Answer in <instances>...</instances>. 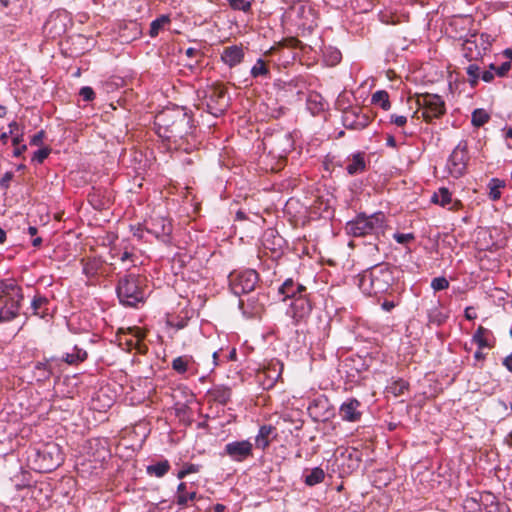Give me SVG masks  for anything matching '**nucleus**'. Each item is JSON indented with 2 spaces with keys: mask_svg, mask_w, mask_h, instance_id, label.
Listing matches in <instances>:
<instances>
[{
  "mask_svg": "<svg viewBox=\"0 0 512 512\" xmlns=\"http://www.w3.org/2000/svg\"><path fill=\"white\" fill-rule=\"evenodd\" d=\"M185 325H186V322L184 320H180L176 324H174V327L177 330H180V329H183L185 327Z\"/></svg>",
  "mask_w": 512,
  "mask_h": 512,
  "instance_id": "63",
  "label": "nucleus"
},
{
  "mask_svg": "<svg viewBox=\"0 0 512 512\" xmlns=\"http://www.w3.org/2000/svg\"><path fill=\"white\" fill-rule=\"evenodd\" d=\"M100 266L101 264L98 260L90 259L84 263L83 273L89 278L94 277L95 275H97Z\"/></svg>",
  "mask_w": 512,
  "mask_h": 512,
  "instance_id": "38",
  "label": "nucleus"
},
{
  "mask_svg": "<svg viewBox=\"0 0 512 512\" xmlns=\"http://www.w3.org/2000/svg\"><path fill=\"white\" fill-rule=\"evenodd\" d=\"M482 349H478L475 353H474V358L476 360H483L485 358V354L481 351Z\"/></svg>",
  "mask_w": 512,
  "mask_h": 512,
  "instance_id": "60",
  "label": "nucleus"
},
{
  "mask_svg": "<svg viewBox=\"0 0 512 512\" xmlns=\"http://www.w3.org/2000/svg\"><path fill=\"white\" fill-rule=\"evenodd\" d=\"M251 75L254 78L268 77L270 75V71L263 59L259 58L256 61L255 65L251 68Z\"/></svg>",
  "mask_w": 512,
  "mask_h": 512,
  "instance_id": "35",
  "label": "nucleus"
},
{
  "mask_svg": "<svg viewBox=\"0 0 512 512\" xmlns=\"http://www.w3.org/2000/svg\"><path fill=\"white\" fill-rule=\"evenodd\" d=\"M196 53H198V50H197V49H195V48H192V47H190V48H188V49L186 50V55H187L188 57H193Z\"/></svg>",
  "mask_w": 512,
  "mask_h": 512,
  "instance_id": "62",
  "label": "nucleus"
},
{
  "mask_svg": "<svg viewBox=\"0 0 512 512\" xmlns=\"http://www.w3.org/2000/svg\"><path fill=\"white\" fill-rule=\"evenodd\" d=\"M487 333L488 330L483 326H479L476 332L474 333L473 341L478 345L479 349L489 348L491 346L486 339Z\"/></svg>",
  "mask_w": 512,
  "mask_h": 512,
  "instance_id": "34",
  "label": "nucleus"
},
{
  "mask_svg": "<svg viewBox=\"0 0 512 512\" xmlns=\"http://www.w3.org/2000/svg\"><path fill=\"white\" fill-rule=\"evenodd\" d=\"M274 431L271 425H263L259 428L258 434L255 436V446L259 449H266L270 444V435Z\"/></svg>",
  "mask_w": 512,
  "mask_h": 512,
  "instance_id": "24",
  "label": "nucleus"
},
{
  "mask_svg": "<svg viewBox=\"0 0 512 512\" xmlns=\"http://www.w3.org/2000/svg\"><path fill=\"white\" fill-rule=\"evenodd\" d=\"M39 456L44 460H48L46 470L51 471L62 464L64 461L63 453L61 448L56 443H47L38 452Z\"/></svg>",
  "mask_w": 512,
  "mask_h": 512,
  "instance_id": "14",
  "label": "nucleus"
},
{
  "mask_svg": "<svg viewBox=\"0 0 512 512\" xmlns=\"http://www.w3.org/2000/svg\"><path fill=\"white\" fill-rule=\"evenodd\" d=\"M144 228L147 233L155 236L164 243H168L172 233L171 221L162 215H152L144 221Z\"/></svg>",
  "mask_w": 512,
  "mask_h": 512,
  "instance_id": "10",
  "label": "nucleus"
},
{
  "mask_svg": "<svg viewBox=\"0 0 512 512\" xmlns=\"http://www.w3.org/2000/svg\"><path fill=\"white\" fill-rule=\"evenodd\" d=\"M244 59V50L241 45H232L225 47L221 53V60L228 67L233 68L240 64Z\"/></svg>",
  "mask_w": 512,
  "mask_h": 512,
  "instance_id": "18",
  "label": "nucleus"
},
{
  "mask_svg": "<svg viewBox=\"0 0 512 512\" xmlns=\"http://www.w3.org/2000/svg\"><path fill=\"white\" fill-rule=\"evenodd\" d=\"M202 106L206 107L208 113L219 116L228 107L227 92L223 87L212 86L204 91Z\"/></svg>",
  "mask_w": 512,
  "mask_h": 512,
  "instance_id": "7",
  "label": "nucleus"
},
{
  "mask_svg": "<svg viewBox=\"0 0 512 512\" xmlns=\"http://www.w3.org/2000/svg\"><path fill=\"white\" fill-rule=\"evenodd\" d=\"M447 317V314L438 307H434L428 312L429 322L438 326L442 325L446 321Z\"/></svg>",
  "mask_w": 512,
  "mask_h": 512,
  "instance_id": "33",
  "label": "nucleus"
},
{
  "mask_svg": "<svg viewBox=\"0 0 512 512\" xmlns=\"http://www.w3.org/2000/svg\"><path fill=\"white\" fill-rule=\"evenodd\" d=\"M467 161L468 143L466 140H461L448 158L447 169L449 174L454 178L461 177L466 170Z\"/></svg>",
  "mask_w": 512,
  "mask_h": 512,
  "instance_id": "9",
  "label": "nucleus"
},
{
  "mask_svg": "<svg viewBox=\"0 0 512 512\" xmlns=\"http://www.w3.org/2000/svg\"><path fill=\"white\" fill-rule=\"evenodd\" d=\"M50 151L51 150L48 147L38 149L37 151L34 152L32 161L37 162L39 164L43 163L44 160L49 156Z\"/></svg>",
  "mask_w": 512,
  "mask_h": 512,
  "instance_id": "44",
  "label": "nucleus"
},
{
  "mask_svg": "<svg viewBox=\"0 0 512 512\" xmlns=\"http://www.w3.org/2000/svg\"><path fill=\"white\" fill-rule=\"evenodd\" d=\"M208 397L221 405L227 404L231 398V389L225 385H214L207 392Z\"/></svg>",
  "mask_w": 512,
  "mask_h": 512,
  "instance_id": "20",
  "label": "nucleus"
},
{
  "mask_svg": "<svg viewBox=\"0 0 512 512\" xmlns=\"http://www.w3.org/2000/svg\"><path fill=\"white\" fill-rule=\"evenodd\" d=\"M154 125L159 137L177 143L192 133V120L184 108H166L155 116Z\"/></svg>",
  "mask_w": 512,
  "mask_h": 512,
  "instance_id": "1",
  "label": "nucleus"
},
{
  "mask_svg": "<svg viewBox=\"0 0 512 512\" xmlns=\"http://www.w3.org/2000/svg\"><path fill=\"white\" fill-rule=\"evenodd\" d=\"M395 241L399 244H405L414 239V235L411 233H395L393 235Z\"/></svg>",
  "mask_w": 512,
  "mask_h": 512,
  "instance_id": "47",
  "label": "nucleus"
},
{
  "mask_svg": "<svg viewBox=\"0 0 512 512\" xmlns=\"http://www.w3.org/2000/svg\"><path fill=\"white\" fill-rule=\"evenodd\" d=\"M144 278L139 274L127 273L118 279L116 293L119 302L127 307H136L145 300Z\"/></svg>",
  "mask_w": 512,
  "mask_h": 512,
  "instance_id": "2",
  "label": "nucleus"
},
{
  "mask_svg": "<svg viewBox=\"0 0 512 512\" xmlns=\"http://www.w3.org/2000/svg\"><path fill=\"white\" fill-rule=\"evenodd\" d=\"M196 495V490H189L187 483L181 482L177 487L176 503L179 506H186L189 501L195 500Z\"/></svg>",
  "mask_w": 512,
  "mask_h": 512,
  "instance_id": "22",
  "label": "nucleus"
},
{
  "mask_svg": "<svg viewBox=\"0 0 512 512\" xmlns=\"http://www.w3.org/2000/svg\"><path fill=\"white\" fill-rule=\"evenodd\" d=\"M386 145L391 147V148H396L397 147V143H396V140H395L394 136H392V135H388L387 136Z\"/></svg>",
  "mask_w": 512,
  "mask_h": 512,
  "instance_id": "59",
  "label": "nucleus"
},
{
  "mask_svg": "<svg viewBox=\"0 0 512 512\" xmlns=\"http://www.w3.org/2000/svg\"><path fill=\"white\" fill-rule=\"evenodd\" d=\"M170 463L168 460H162L157 463L148 465L146 468V472L149 476H154L157 478H161L165 476L170 470Z\"/></svg>",
  "mask_w": 512,
  "mask_h": 512,
  "instance_id": "26",
  "label": "nucleus"
},
{
  "mask_svg": "<svg viewBox=\"0 0 512 512\" xmlns=\"http://www.w3.org/2000/svg\"><path fill=\"white\" fill-rule=\"evenodd\" d=\"M360 402L355 398H349L344 401L339 408V415L342 420L347 422H357L361 419Z\"/></svg>",
  "mask_w": 512,
  "mask_h": 512,
  "instance_id": "15",
  "label": "nucleus"
},
{
  "mask_svg": "<svg viewBox=\"0 0 512 512\" xmlns=\"http://www.w3.org/2000/svg\"><path fill=\"white\" fill-rule=\"evenodd\" d=\"M381 306L383 310L390 312L392 309L395 308L396 304L393 301L385 300Z\"/></svg>",
  "mask_w": 512,
  "mask_h": 512,
  "instance_id": "58",
  "label": "nucleus"
},
{
  "mask_svg": "<svg viewBox=\"0 0 512 512\" xmlns=\"http://www.w3.org/2000/svg\"><path fill=\"white\" fill-rule=\"evenodd\" d=\"M369 123V116L362 113L360 108L347 109L342 114V124L347 129L363 130Z\"/></svg>",
  "mask_w": 512,
  "mask_h": 512,
  "instance_id": "13",
  "label": "nucleus"
},
{
  "mask_svg": "<svg viewBox=\"0 0 512 512\" xmlns=\"http://www.w3.org/2000/svg\"><path fill=\"white\" fill-rule=\"evenodd\" d=\"M511 69V63L510 62H504L496 69V74L499 77L505 76L508 71Z\"/></svg>",
  "mask_w": 512,
  "mask_h": 512,
  "instance_id": "52",
  "label": "nucleus"
},
{
  "mask_svg": "<svg viewBox=\"0 0 512 512\" xmlns=\"http://www.w3.org/2000/svg\"><path fill=\"white\" fill-rule=\"evenodd\" d=\"M49 305L50 300L46 296L37 293L34 295L30 304L31 313L40 318H44L49 314Z\"/></svg>",
  "mask_w": 512,
  "mask_h": 512,
  "instance_id": "19",
  "label": "nucleus"
},
{
  "mask_svg": "<svg viewBox=\"0 0 512 512\" xmlns=\"http://www.w3.org/2000/svg\"><path fill=\"white\" fill-rule=\"evenodd\" d=\"M79 95L86 102L92 101L95 98L93 89L89 86H84L80 89Z\"/></svg>",
  "mask_w": 512,
  "mask_h": 512,
  "instance_id": "45",
  "label": "nucleus"
},
{
  "mask_svg": "<svg viewBox=\"0 0 512 512\" xmlns=\"http://www.w3.org/2000/svg\"><path fill=\"white\" fill-rule=\"evenodd\" d=\"M462 53L468 61L477 60L482 57L481 50L479 49L476 41L472 39L464 40L462 44Z\"/></svg>",
  "mask_w": 512,
  "mask_h": 512,
  "instance_id": "23",
  "label": "nucleus"
},
{
  "mask_svg": "<svg viewBox=\"0 0 512 512\" xmlns=\"http://www.w3.org/2000/svg\"><path fill=\"white\" fill-rule=\"evenodd\" d=\"M332 57H333V61L334 63H338L341 59V54L340 52L338 51H335L333 54H332Z\"/></svg>",
  "mask_w": 512,
  "mask_h": 512,
  "instance_id": "64",
  "label": "nucleus"
},
{
  "mask_svg": "<svg viewBox=\"0 0 512 512\" xmlns=\"http://www.w3.org/2000/svg\"><path fill=\"white\" fill-rule=\"evenodd\" d=\"M45 136V132L43 130L38 131L31 137L30 144L33 146H39L42 144Z\"/></svg>",
  "mask_w": 512,
  "mask_h": 512,
  "instance_id": "50",
  "label": "nucleus"
},
{
  "mask_svg": "<svg viewBox=\"0 0 512 512\" xmlns=\"http://www.w3.org/2000/svg\"><path fill=\"white\" fill-rule=\"evenodd\" d=\"M265 247L275 250V231L274 230H268L265 233Z\"/></svg>",
  "mask_w": 512,
  "mask_h": 512,
  "instance_id": "46",
  "label": "nucleus"
},
{
  "mask_svg": "<svg viewBox=\"0 0 512 512\" xmlns=\"http://www.w3.org/2000/svg\"><path fill=\"white\" fill-rule=\"evenodd\" d=\"M278 292L284 296V300L287 298L294 300L297 297L306 295V287L288 278L280 285Z\"/></svg>",
  "mask_w": 512,
  "mask_h": 512,
  "instance_id": "17",
  "label": "nucleus"
},
{
  "mask_svg": "<svg viewBox=\"0 0 512 512\" xmlns=\"http://www.w3.org/2000/svg\"><path fill=\"white\" fill-rule=\"evenodd\" d=\"M481 79L485 82H491L494 79V73L490 70L484 71L481 74Z\"/></svg>",
  "mask_w": 512,
  "mask_h": 512,
  "instance_id": "56",
  "label": "nucleus"
},
{
  "mask_svg": "<svg viewBox=\"0 0 512 512\" xmlns=\"http://www.w3.org/2000/svg\"><path fill=\"white\" fill-rule=\"evenodd\" d=\"M502 364L509 372L512 373V353L503 359Z\"/></svg>",
  "mask_w": 512,
  "mask_h": 512,
  "instance_id": "55",
  "label": "nucleus"
},
{
  "mask_svg": "<svg viewBox=\"0 0 512 512\" xmlns=\"http://www.w3.org/2000/svg\"><path fill=\"white\" fill-rule=\"evenodd\" d=\"M233 10L248 12L251 9L250 0H227Z\"/></svg>",
  "mask_w": 512,
  "mask_h": 512,
  "instance_id": "41",
  "label": "nucleus"
},
{
  "mask_svg": "<svg viewBox=\"0 0 512 512\" xmlns=\"http://www.w3.org/2000/svg\"><path fill=\"white\" fill-rule=\"evenodd\" d=\"M87 358V352L78 346H74L72 352L65 353L62 361L69 365H77Z\"/></svg>",
  "mask_w": 512,
  "mask_h": 512,
  "instance_id": "25",
  "label": "nucleus"
},
{
  "mask_svg": "<svg viewBox=\"0 0 512 512\" xmlns=\"http://www.w3.org/2000/svg\"><path fill=\"white\" fill-rule=\"evenodd\" d=\"M172 144L177 150H183L185 152H190L192 150V145H190L188 142H185L184 139Z\"/></svg>",
  "mask_w": 512,
  "mask_h": 512,
  "instance_id": "53",
  "label": "nucleus"
},
{
  "mask_svg": "<svg viewBox=\"0 0 512 512\" xmlns=\"http://www.w3.org/2000/svg\"><path fill=\"white\" fill-rule=\"evenodd\" d=\"M451 201H452V195H451L450 191L445 187H441L432 196V202L439 204L442 207H446L447 205H449L451 203Z\"/></svg>",
  "mask_w": 512,
  "mask_h": 512,
  "instance_id": "31",
  "label": "nucleus"
},
{
  "mask_svg": "<svg viewBox=\"0 0 512 512\" xmlns=\"http://www.w3.org/2000/svg\"><path fill=\"white\" fill-rule=\"evenodd\" d=\"M477 317V314L476 312L474 311V309L472 307H467L465 309V318L467 320H473Z\"/></svg>",
  "mask_w": 512,
  "mask_h": 512,
  "instance_id": "57",
  "label": "nucleus"
},
{
  "mask_svg": "<svg viewBox=\"0 0 512 512\" xmlns=\"http://www.w3.org/2000/svg\"><path fill=\"white\" fill-rule=\"evenodd\" d=\"M193 363L192 356L184 355L175 358L172 363V369L178 374H184L189 370L190 365Z\"/></svg>",
  "mask_w": 512,
  "mask_h": 512,
  "instance_id": "27",
  "label": "nucleus"
},
{
  "mask_svg": "<svg viewBox=\"0 0 512 512\" xmlns=\"http://www.w3.org/2000/svg\"><path fill=\"white\" fill-rule=\"evenodd\" d=\"M312 311V304L306 295L292 300L287 315L292 318L295 325L308 318Z\"/></svg>",
  "mask_w": 512,
  "mask_h": 512,
  "instance_id": "12",
  "label": "nucleus"
},
{
  "mask_svg": "<svg viewBox=\"0 0 512 512\" xmlns=\"http://www.w3.org/2000/svg\"><path fill=\"white\" fill-rule=\"evenodd\" d=\"M393 281L391 269L385 265H377L360 275L359 288L367 295H377L386 292Z\"/></svg>",
  "mask_w": 512,
  "mask_h": 512,
  "instance_id": "3",
  "label": "nucleus"
},
{
  "mask_svg": "<svg viewBox=\"0 0 512 512\" xmlns=\"http://www.w3.org/2000/svg\"><path fill=\"white\" fill-rule=\"evenodd\" d=\"M467 75L469 76V83L472 87H475L480 78V68L476 64H470L466 69Z\"/></svg>",
  "mask_w": 512,
  "mask_h": 512,
  "instance_id": "40",
  "label": "nucleus"
},
{
  "mask_svg": "<svg viewBox=\"0 0 512 512\" xmlns=\"http://www.w3.org/2000/svg\"><path fill=\"white\" fill-rule=\"evenodd\" d=\"M268 141L272 145V153H277L279 156H282L293 149V140L290 133H279L273 135Z\"/></svg>",
  "mask_w": 512,
  "mask_h": 512,
  "instance_id": "16",
  "label": "nucleus"
},
{
  "mask_svg": "<svg viewBox=\"0 0 512 512\" xmlns=\"http://www.w3.org/2000/svg\"><path fill=\"white\" fill-rule=\"evenodd\" d=\"M506 186L505 181L498 179V178H492L490 179L488 183L489 188V198L492 201H497L501 198V189Z\"/></svg>",
  "mask_w": 512,
  "mask_h": 512,
  "instance_id": "30",
  "label": "nucleus"
},
{
  "mask_svg": "<svg viewBox=\"0 0 512 512\" xmlns=\"http://www.w3.org/2000/svg\"><path fill=\"white\" fill-rule=\"evenodd\" d=\"M131 231L133 236L142 239L144 237V231H146L144 228V222L136 226H131Z\"/></svg>",
  "mask_w": 512,
  "mask_h": 512,
  "instance_id": "51",
  "label": "nucleus"
},
{
  "mask_svg": "<svg viewBox=\"0 0 512 512\" xmlns=\"http://www.w3.org/2000/svg\"><path fill=\"white\" fill-rule=\"evenodd\" d=\"M390 123L395 124L398 127H402L407 123V117L403 115H390Z\"/></svg>",
  "mask_w": 512,
  "mask_h": 512,
  "instance_id": "49",
  "label": "nucleus"
},
{
  "mask_svg": "<svg viewBox=\"0 0 512 512\" xmlns=\"http://www.w3.org/2000/svg\"><path fill=\"white\" fill-rule=\"evenodd\" d=\"M371 103L379 105L383 110L388 111L391 108L389 94L385 90H378L372 94Z\"/></svg>",
  "mask_w": 512,
  "mask_h": 512,
  "instance_id": "29",
  "label": "nucleus"
},
{
  "mask_svg": "<svg viewBox=\"0 0 512 512\" xmlns=\"http://www.w3.org/2000/svg\"><path fill=\"white\" fill-rule=\"evenodd\" d=\"M258 273L253 269L233 272L229 275V286L234 295L247 294L255 289Z\"/></svg>",
  "mask_w": 512,
  "mask_h": 512,
  "instance_id": "8",
  "label": "nucleus"
},
{
  "mask_svg": "<svg viewBox=\"0 0 512 512\" xmlns=\"http://www.w3.org/2000/svg\"><path fill=\"white\" fill-rule=\"evenodd\" d=\"M366 168V163L364 159V153H356L353 154L351 158L348 159L346 165V171L349 175H357L362 173Z\"/></svg>",
  "mask_w": 512,
  "mask_h": 512,
  "instance_id": "21",
  "label": "nucleus"
},
{
  "mask_svg": "<svg viewBox=\"0 0 512 512\" xmlns=\"http://www.w3.org/2000/svg\"><path fill=\"white\" fill-rule=\"evenodd\" d=\"M26 150H27V145H25V144L15 146V149L13 151V156L20 157Z\"/></svg>",
  "mask_w": 512,
  "mask_h": 512,
  "instance_id": "54",
  "label": "nucleus"
},
{
  "mask_svg": "<svg viewBox=\"0 0 512 512\" xmlns=\"http://www.w3.org/2000/svg\"><path fill=\"white\" fill-rule=\"evenodd\" d=\"M223 455L235 462H244L253 456V444L249 440L229 442L224 446Z\"/></svg>",
  "mask_w": 512,
  "mask_h": 512,
  "instance_id": "11",
  "label": "nucleus"
},
{
  "mask_svg": "<svg viewBox=\"0 0 512 512\" xmlns=\"http://www.w3.org/2000/svg\"><path fill=\"white\" fill-rule=\"evenodd\" d=\"M170 22V19L167 15H161L160 17L153 20L150 24L149 35L151 37H156L160 30Z\"/></svg>",
  "mask_w": 512,
  "mask_h": 512,
  "instance_id": "32",
  "label": "nucleus"
},
{
  "mask_svg": "<svg viewBox=\"0 0 512 512\" xmlns=\"http://www.w3.org/2000/svg\"><path fill=\"white\" fill-rule=\"evenodd\" d=\"M490 115L484 109H475L472 113L471 122L475 127H481L487 123Z\"/></svg>",
  "mask_w": 512,
  "mask_h": 512,
  "instance_id": "36",
  "label": "nucleus"
},
{
  "mask_svg": "<svg viewBox=\"0 0 512 512\" xmlns=\"http://www.w3.org/2000/svg\"><path fill=\"white\" fill-rule=\"evenodd\" d=\"M237 358V353H236V349L233 348L230 352H229V355H228V360L229 361H235Z\"/></svg>",
  "mask_w": 512,
  "mask_h": 512,
  "instance_id": "61",
  "label": "nucleus"
},
{
  "mask_svg": "<svg viewBox=\"0 0 512 512\" xmlns=\"http://www.w3.org/2000/svg\"><path fill=\"white\" fill-rule=\"evenodd\" d=\"M201 469V465L194 463H184L182 468L177 473L178 479H183L189 474L198 473Z\"/></svg>",
  "mask_w": 512,
  "mask_h": 512,
  "instance_id": "39",
  "label": "nucleus"
},
{
  "mask_svg": "<svg viewBox=\"0 0 512 512\" xmlns=\"http://www.w3.org/2000/svg\"><path fill=\"white\" fill-rule=\"evenodd\" d=\"M325 478V472L320 467H315L305 475L304 482L307 486H314L321 483Z\"/></svg>",
  "mask_w": 512,
  "mask_h": 512,
  "instance_id": "28",
  "label": "nucleus"
},
{
  "mask_svg": "<svg viewBox=\"0 0 512 512\" xmlns=\"http://www.w3.org/2000/svg\"><path fill=\"white\" fill-rule=\"evenodd\" d=\"M431 287L435 291L445 290L449 287V281L445 277H436L432 279Z\"/></svg>",
  "mask_w": 512,
  "mask_h": 512,
  "instance_id": "43",
  "label": "nucleus"
},
{
  "mask_svg": "<svg viewBox=\"0 0 512 512\" xmlns=\"http://www.w3.org/2000/svg\"><path fill=\"white\" fill-rule=\"evenodd\" d=\"M416 103L422 109V116L427 122L440 118L446 111L445 102L436 94H419Z\"/></svg>",
  "mask_w": 512,
  "mask_h": 512,
  "instance_id": "6",
  "label": "nucleus"
},
{
  "mask_svg": "<svg viewBox=\"0 0 512 512\" xmlns=\"http://www.w3.org/2000/svg\"><path fill=\"white\" fill-rule=\"evenodd\" d=\"M36 369L43 371L42 377L45 378V379L49 378L50 375L52 374L51 362L50 361H47L45 363H38L36 365Z\"/></svg>",
  "mask_w": 512,
  "mask_h": 512,
  "instance_id": "48",
  "label": "nucleus"
},
{
  "mask_svg": "<svg viewBox=\"0 0 512 512\" xmlns=\"http://www.w3.org/2000/svg\"><path fill=\"white\" fill-rule=\"evenodd\" d=\"M408 383L402 379H398L391 383L390 386H388V391L393 394L394 396H400L405 393V391L408 390Z\"/></svg>",
  "mask_w": 512,
  "mask_h": 512,
  "instance_id": "37",
  "label": "nucleus"
},
{
  "mask_svg": "<svg viewBox=\"0 0 512 512\" xmlns=\"http://www.w3.org/2000/svg\"><path fill=\"white\" fill-rule=\"evenodd\" d=\"M385 215L382 212L366 215L361 213L346 224L348 234L354 237L384 234Z\"/></svg>",
  "mask_w": 512,
  "mask_h": 512,
  "instance_id": "5",
  "label": "nucleus"
},
{
  "mask_svg": "<svg viewBox=\"0 0 512 512\" xmlns=\"http://www.w3.org/2000/svg\"><path fill=\"white\" fill-rule=\"evenodd\" d=\"M22 300V288L14 280L1 281L0 322H8L17 317Z\"/></svg>",
  "mask_w": 512,
  "mask_h": 512,
  "instance_id": "4",
  "label": "nucleus"
},
{
  "mask_svg": "<svg viewBox=\"0 0 512 512\" xmlns=\"http://www.w3.org/2000/svg\"><path fill=\"white\" fill-rule=\"evenodd\" d=\"M116 257H118L122 263H125L126 261H130L132 263L135 262V255L127 250L123 252H117L116 249H111V258L114 259Z\"/></svg>",
  "mask_w": 512,
  "mask_h": 512,
  "instance_id": "42",
  "label": "nucleus"
}]
</instances>
